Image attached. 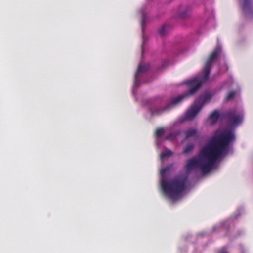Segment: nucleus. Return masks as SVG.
<instances>
[{"label": "nucleus", "mask_w": 253, "mask_h": 253, "mask_svg": "<svg viewBox=\"0 0 253 253\" xmlns=\"http://www.w3.org/2000/svg\"><path fill=\"white\" fill-rule=\"evenodd\" d=\"M234 139V134L231 129L216 130L208 144L201 150V159L189 160L185 167L186 170L199 168L203 173H209L215 162L227 154L228 146Z\"/></svg>", "instance_id": "1"}, {"label": "nucleus", "mask_w": 253, "mask_h": 253, "mask_svg": "<svg viewBox=\"0 0 253 253\" xmlns=\"http://www.w3.org/2000/svg\"><path fill=\"white\" fill-rule=\"evenodd\" d=\"M219 51V48L216 47L210 55L203 70V76L202 78L195 77L188 80L184 83L189 87L188 91L185 92L183 94L180 95L176 98H173L171 101L165 107L162 108L153 110L151 109L152 115H160L164 112L170 109V108L179 104L185 97L193 95L200 88L202 84L207 81L211 72V68L213 61L217 57Z\"/></svg>", "instance_id": "2"}, {"label": "nucleus", "mask_w": 253, "mask_h": 253, "mask_svg": "<svg viewBox=\"0 0 253 253\" xmlns=\"http://www.w3.org/2000/svg\"><path fill=\"white\" fill-rule=\"evenodd\" d=\"M188 179V176L184 175L168 181L163 177L161 185L164 194L170 200H178L185 189Z\"/></svg>", "instance_id": "3"}, {"label": "nucleus", "mask_w": 253, "mask_h": 253, "mask_svg": "<svg viewBox=\"0 0 253 253\" xmlns=\"http://www.w3.org/2000/svg\"><path fill=\"white\" fill-rule=\"evenodd\" d=\"M228 122L232 125H237L242 121L243 117L235 110L228 111L225 115Z\"/></svg>", "instance_id": "4"}, {"label": "nucleus", "mask_w": 253, "mask_h": 253, "mask_svg": "<svg viewBox=\"0 0 253 253\" xmlns=\"http://www.w3.org/2000/svg\"><path fill=\"white\" fill-rule=\"evenodd\" d=\"M201 108L202 106H199V105H194L192 106L187 111L185 115V119L186 120H191L193 119Z\"/></svg>", "instance_id": "5"}, {"label": "nucleus", "mask_w": 253, "mask_h": 253, "mask_svg": "<svg viewBox=\"0 0 253 253\" xmlns=\"http://www.w3.org/2000/svg\"><path fill=\"white\" fill-rule=\"evenodd\" d=\"M251 0H243V10L246 14H252L253 12V9L251 7Z\"/></svg>", "instance_id": "6"}, {"label": "nucleus", "mask_w": 253, "mask_h": 253, "mask_svg": "<svg viewBox=\"0 0 253 253\" xmlns=\"http://www.w3.org/2000/svg\"><path fill=\"white\" fill-rule=\"evenodd\" d=\"M149 69V64H140L137 69L135 75V84H136L137 78L139 74L143 73L147 71Z\"/></svg>", "instance_id": "7"}, {"label": "nucleus", "mask_w": 253, "mask_h": 253, "mask_svg": "<svg viewBox=\"0 0 253 253\" xmlns=\"http://www.w3.org/2000/svg\"><path fill=\"white\" fill-rule=\"evenodd\" d=\"M219 113L216 110L213 111L209 116V119L211 120V125L215 124L219 118Z\"/></svg>", "instance_id": "8"}, {"label": "nucleus", "mask_w": 253, "mask_h": 253, "mask_svg": "<svg viewBox=\"0 0 253 253\" xmlns=\"http://www.w3.org/2000/svg\"><path fill=\"white\" fill-rule=\"evenodd\" d=\"M212 97V95L209 93H206L203 96L200 97L198 102H201V104H199V106H202L206 103L207 101L210 100Z\"/></svg>", "instance_id": "9"}, {"label": "nucleus", "mask_w": 253, "mask_h": 253, "mask_svg": "<svg viewBox=\"0 0 253 253\" xmlns=\"http://www.w3.org/2000/svg\"><path fill=\"white\" fill-rule=\"evenodd\" d=\"M185 135V138L187 139L195 136L197 133V130L196 128H191L184 132Z\"/></svg>", "instance_id": "10"}, {"label": "nucleus", "mask_w": 253, "mask_h": 253, "mask_svg": "<svg viewBox=\"0 0 253 253\" xmlns=\"http://www.w3.org/2000/svg\"><path fill=\"white\" fill-rule=\"evenodd\" d=\"M194 148V144L192 143L188 144L184 149L182 153L188 154Z\"/></svg>", "instance_id": "11"}, {"label": "nucleus", "mask_w": 253, "mask_h": 253, "mask_svg": "<svg viewBox=\"0 0 253 253\" xmlns=\"http://www.w3.org/2000/svg\"><path fill=\"white\" fill-rule=\"evenodd\" d=\"M180 131H176L169 134L167 137V139H175L178 136L180 135Z\"/></svg>", "instance_id": "12"}, {"label": "nucleus", "mask_w": 253, "mask_h": 253, "mask_svg": "<svg viewBox=\"0 0 253 253\" xmlns=\"http://www.w3.org/2000/svg\"><path fill=\"white\" fill-rule=\"evenodd\" d=\"M164 133V129L163 128H159L155 131V135L157 137H161Z\"/></svg>", "instance_id": "13"}, {"label": "nucleus", "mask_w": 253, "mask_h": 253, "mask_svg": "<svg viewBox=\"0 0 253 253\" xmlns=\"http://www.w3.org/2000/svg\"><path fill=\"white\" fill-rule=\"evenodd\" d=\"M172 154V152L170 150H168L166 152H162L160 154V157L161 159H163L165 157L171 156Z\"/></svg>", "instance_id": "14"}, {"label": "nucleus", "mask_w": 253, "mask_h": 253, "mask_svg": "<svg viewBox=\"0 0 253 253\" xmlns=\"http://www.w3.org/2000/svg\"><path fill=\"white\" fill-rule=\"evenodd\" d=\"M168 25H164L159 30V34L162 35V36H163L166 33V30L167 29H168Z\"/></svg>", "instance_id": "15"}, {"label": "nucleus", "mask_w": 253, "mask_h": 253, "mask_svg": "<svg viewBox=\"0 0 253 253\" xmlns=\"http://www.w3.org/2000/svg\"><path fill=\"white\" fill-rule=\"evenodd\" d=\"M236 92L235 91H230L227 95L226 98V100L227 101H228V100H230L231 99H232V98H233V97H234L235 95L236 94Z\"/></svg>", "instance_id": "16"}, {"label": "nucleus", "mask_w": 253, "mask_h": 253, "mask_svg": "<svg viewBox=\"0 0 253 253\" xmlns=\"http://www.w3.org/2000/svg\"><path fill=\"white\" fill-rule=\"evenodd\" d=\"M170 168L168 167L162 169L160 171L161 175H163L169 170Z\"/></svg>", "instance_id": "17"}, {"label": "nucleus", "mask_w": 253, "mask_h": 253, "mask_svg": "<svg viewBox=\"0 0 253 253\" xmlns=\"http://www.w3.org/2000/svg\"><path fill=\"white\" fill-rule=\"evenodd\" d=\"M217 253H228V252L225 248H222L218 251Z\"/></svg>", "instance_id": "18"}, {"label": "nucleus", "mask_w": 253, "mask_h": 253, "mask_svg": "<svg viewBox=\"0 0 253 253\" xmlns=\"http://www.w3.org/2000/svg\"><path fill=\"white\" fill-rule=\"evenodd\" d=\"M145 16L143 14L142 16V20L141 21V25H142V30H143V25L145 23Z\"/></svg>", "instance_id": "19"}, {"label": "nucleus", "mask_w": 253, "mask_h": 253, "mask_svg": "<svg viewBox=\"0 0 253 253\" xmlns=\"http://www.w3.org/2000/svg\"><path fill=\"white\" fill-rule=\"evenodd\" d=\"M181 16L182 17H185V16H186V15L183 14H182Z\"/></svg>", "instance_id": "20"}, {"label": "nucleus", "mask_w": 253, "mask_h": 253, "mask_svg": "<svg viewBox=\"0 0 253 253\" xmlns=\"http://www.w3.org/2000/svg\"><path fill=\"white\" fill-rule=\"evenodd\" d=\"M142 52H143V47L142 46Z\"/></svg>", "instance_id": "21"}]
</instances>
